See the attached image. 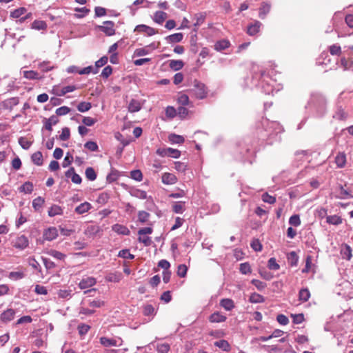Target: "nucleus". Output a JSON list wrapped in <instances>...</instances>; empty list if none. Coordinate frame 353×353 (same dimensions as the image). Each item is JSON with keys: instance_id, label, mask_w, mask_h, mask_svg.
Listing matches in <instances>:
<instances>
[{"instance_id": "8fccbe9b", "label": "nucleus", "mask_w": 353, "mask_h": 353, "mask_svg": "<svg viewBox=\"0 0 353 353\" xmlns=\"http://www.w3.org/2000/svg\"><path fill=\"white\" fill-rule=\"evenodd\" d=\"M327 222L332 225H339L342 223V219L337 215L328 216L327 217Z\"/></svg>"}, {"instance_id": "a211bd4d", "label": "nucleus", "mask_w": 353, "mask_h": 353, "mask_svg": "<svg viewBox=\"0 0 353 353\" xmlns=\"http://www.w3.org/2000/svg\"><path fill=\"white\" fill-rule=\"evenodd\" d=\"M172 211L176 214H183L185 210V201H176L172 204Z\"/></svg>"}, {"instance_id": "39448f33", "label": "nucleus", "mask_w": 353, "mask_h": 353, "mask_svg": "<svg viewBox=\"0 0 353 353\" xmlns=\"http://www.w3.org/2000/svg\"><path fill=\"white\" fill-rule=\"evenodd\" d=\"M99 29L107 36L115 34L114 23L112 21H105L103 26H99Z\"/></svg>"}, {"instance_id": "f3484780", "label": "nucleus", "mask_w": 353, "mask_h": 353, "mask_svg": "<svg viewBox=\"0 0 353 353\" xmlns=\"http://www.w3.org/2000/svg\"><path fill=\"white\" fill-rule=\"evenodd\" d=\"M142 108V105L140 101L137 99H131L128 104V111L130 112H139Z\"/></svg>"}, {"instance_id": "aec40b11", "label": "nucleus", "mask_w": 353, "mask_h": 353, "mask_svg": "<svg viewBox=\"0 0 353 353\" xmlns=\"http://www.w3.org/2000/svg\"><path fill=\"white\" fill-rule=\"evenodd\" d=\"M271 6L270 3L263 2L259 8V17L261 19H264L270 10Z\"/></svg>"}, {"instance_id": "ddd939ff", "label": "nucleus", "mask_w": 353, "mask_h": 353, "mask_svg": "<svg viewBox=\"0 0 353 353\" xmlns=\"http://www.w3.org/2000/svg\"><path fill=\"white\" fill-rule=\"evenodd\" d=\"M112 230L118 234L129 235L130 233V230L125 225L116 223L112 226Z\"/></svg>"}, {"instance_id": "6ab92c4d", "label": "nucleus", "mask_w": 353, "mask_h": 353, "mask_svg": "<svg viewBox=\"0 0 353 353\" xmlns=\"http://www.w3.org/2000/svg\"><path fill=\"white\" fill-rule=\"evenodd\" d=\"M122 278V274L119 272L108 273L105 276V280L108 282L118 283Z\"/></svg>"}, {"instance_id": "72a5a7b5", "label": "nucleus", "mask_w": 353, "mask_h": 353, "mask_svg": "<svg viewBox=\"0 0 353 353\" xmlns=\"http://www.w3.org/2000/svg\"><path fill=\"white\" fill-rule=\"evenodd\" d=\"M31 159L32 162L37 165H41L43 164V154L41 152L38 151L32 154Z\"/></svg>"}, {"instance_id": "bb28decb", "label": "nucleus", "mask_w": 353, "mask_h": 353, "mask_svg": "<svg viewBox=\"0 0 353 353\" xmlns=\"http://www.w3.org/2000/svg\"><path fill=\"white\" fill-rule=\"evenodd\" d=\"M48 214L50 217H53L56 215H61L63 214V209L58 205H52L50 208Z\"/></svg>"}, {"instance_id": "bf43d9fd", "label": "nucleus", "mask_w": 353, "mask_h": 353, "mask_svg": "<svg viewBox=\"0 0 353 353\" xmlns=\"http://www.w3.org/2000/svg\"><path fill=\"white\" fill-rule=\"evenodd\" d=\"M46 28V23L43 21L35 20L32 23V28L35 30H44Z\"/></svg>"}, {"instance_id": "e433bc0d", "label": "nucleus", "mask_w": 353, "mask_h": 353, "mask_svg": "<svg viewBox=\"0 0 353 353\" xmlns=\"http://www.w3.org/2000/svg\"><path fill=\"white\" fill-rule=\"evenodd\" d=\"M169 141L172 143H183L185 141V139L183 137L175 134H171L169 136Z\"/></svg>"}, {"instance_id": "9b49d317", "label": "nucleus", "mask_w": 353, "mask_h": 353, "mask_svg": "<svg viewBox=\"0 0 353 353\" xmlns=\"http://www.w3.org/2000/svg\"><path fill=\"white\" fill-rule=\"evenodd\" d=\"M261 26L262 23L259 21L256 20L253 23L248 25L247 33L250 36H254L260 31Z\"/></svg>"}, {"instance_id": "1a4fd4ad", "label": "nucleus", "mask_w": 353, "mask_h": 353, "mask_svg": "<svg viewBox=\"0 0 353 353\" xmlns=\"http://www.w3.org/2000/svg\"><path fill=\"white\" fill-rule=\"evenodd\" d=\"M97 283L96 279L92 276H88L86 278H83L79 283V287L81 289H86L88 288H91L94 285Z\"/></svg>"}, {"instance_id": "6e6d98bb", "label": "nucleus", "mask_w": 353, "mask_h": 353, "mask_svg": "<svg viewBox=\"0 0 353 353\" xmlns=\"http://www.w3.org/2000/svg\"><path fill=\"white\" fill-rule=\"evenodd\" d=\"M189 113V110L184 106H179L176 110V115L181 119H185Z\"/></svg>"}, {"instance_id": "c756f323", "label": "nucleus", "mask_w": 353, "mask_h": 353, "mask_svg": "<svg viewBox=\"0 0 353 353\" xmlns=\"http://www.w3.org/2000/svg\"><path fill=\"white\" fill-rule=\"evenodd\" d=\"M167 18V13L163 11H157L154 15V21L158 24H162Z\"/></svg>"}, {"instance_id": "dca6fc26", "label": "nucleus", "mask_w": 353, "mask_h": 353, "mask_svg": "<svg viewBox=\"0 0 353 353\" xmlns=\"http://www.w3.org/2000/svg\"><path fill=\"white\" fill-rule=\"evenodd\" d=\"M206 17L205 12H199L194 14V19L195 20V23H194V31L197 30L199 26L203 24L205 21Z\"/></svg>"}, {"instance_id": "423d86ee", "label": "nucleus", "mask_w": 353, "mask_h": 353, "mask_svg": "<svg viewBox=\"0 0 353 353\" xmlns=\"http://www.w3.org/2000/svg\"><path fill=\"white\" fill-rule=\"evenodd\" d=\"M58 230L55 227H50L45 230L43 233V238L44 240L51 241L58 236Z\"/></svg>"}, {"instance_id": "79ce46f5", "label": "nucleus", "mask_w": 353, "mask_h": 353, "mask_svg": "<svg viewBox=\"0 0 353 353\" xmlns=\"http://www.w3.org/2000/svg\"><path fill=\"white\" fill-rule=\"evenodd\" d=\"M118 256L123 258V259H130V260L134 259V255L131 254L130 252V250L128 249H123V250H120L119 252Z\"/></svg>"}, {"instance_id": "a878e982", "label": "nucleus", "mask_w": 353, "mask_h": 353, "mask_svg": "<svg viewBox=\"0 0 353 353\" xmlns=\"http://www.w3.org/2000/svg\"><path fill=\"white\" fill-rule=\"evenodd\" d=\"M77 89V87L75 85H67L65 87H63L62 88L59 90H57L55 91V94L57 96L61 97L64 96L65 94L68 92H72L74 91Z\"/></svg>"}, {"instance_id": "0e129e2a", "label": "nucleus", "mask_w": 353, "mask_h": 353, "mask_svg": "<svg viewBox=\"0 0 353 353\" xmlns=\"http://www.w3.org/2000/svg\"><path fill=\"white\" fill-rule=\"evenodd\" d=\"M251 283L254 285L260 291L263 290L267 286V284L261 281L258 279H252L251 281Z\"/></svg>"}, {"instance_id": "a19ab883", "label": "nucleus", "mask_w": 353, "mask_h": 353, "mask_svg": "<svg viewBox=\"0 0 353 353\" xmlns=\"http://www.w3.org/2000/svg\"><path fill=\"white\" fill-rule=\"evenodd\" d=\"M298 256L295 252H291L288 254V260L291 266H296L298 263Z\"/></svg>"}, {"instance_id": "338daca9", "label": "nucleus", "mask_w": 353, "mask_h": 353, "mask_svg": "<svg viewBox=\"0 0 353 353\" xmlns=\"http://www.w3.org/2000/svg\"><path fill=\"white\" fill-rule=\"evenodd\" d=\"M268 267L270 270H278L280 268V265L276 263L274 258H270L268 262Z\"/></svg>"}, {"instance_id": "f8f14e48", "label": "nucleus", "mask_w": 353, "mask_h": 353, "mask_svg": "<svg viewBox=\"0 0 353 353\" xmlns=\"http://www.w3.org/2000/svg\"><path fill=\"white\" fill-rule=\"evenodd\" d=\"M161 179L162 182L166 185H172L177 181L176 176L174 174L169 172L164 173L162 175Z\"/></svg>"}, {"instance_id": "2f4dec72", "label": "nucleus", "mask_w": 353, "mask_h": 353, "mask_svg": "<svg viewBox=\"0 0 353 353\" xmlns=\"http://www.w3.org/2000/svg\"><path fill=\"white\" fill-rule=\"evenodd\" d=\"M183 65L184 63L181 60H170L169 62L170 68L174 71L181 70Z\"/></svg>"}, {"instance_id": "c9c22d12", "label": "nucleus", "mask_w": 353, "mask_h": 353, "mask_svg": "<svg viewBox=\"0 0 353 353\" xmlns=\"http://www.w3.org/2000/svg\"><path fill=\"white\" fill-rule=\"evenodd\" d=\"M19 190L21 192L30 194L33 191V184L29 181L25 182Z\"/></svg>"}, {"instance_id": "c03bdc74", "label": "nucleus", "mask_w": 353, "mask_h": 353, "mask_svg": "<svg viewBox=\"0 0 353 353\" xmlns=\"http://www.w3.org/2000/svg\"><path fill=\"white\" fill-rule=\"evenodd\" d=\"M165 116L169 119H172L176 116V110L173 106H168L165 108Z\"/></svg>"}, {"instance_id": "393cba45", "label": "nucleus", "mask_w": 353, "mask_h": 353, "mask_svg": "<svg viewBox=\"0 0 353 353\" xmlns=\"http://www.w3.org/2000/svg\"><path fill=\"white\" fill-rule=\"evenodd\" d=\"M214 345L225 352H230L231 349L230 343L224 339L215 341Z\"/></svg>"}, {"instance_id": "680f3d73", "label": "nucleus", "mask_w": 353, "mask_h": 353, "mask_svg": "<svg viewBox=\"0 0 353 353\" xmlns=\"http://www.w3.org/2000/svg\"><path fill=\"white\" fill-rule=\"evenodd\" d=\"M24 276H25V274L22 272H10L8 275V277L10 279L15 280V281L20 280V279H23Z\"/></svg>"}, {"instance_id": "20e7f679", "label": "nucleus", "mask_w": 353, "mask_h": 353, "mask_svg": "<svg viewBox=\"0 0 353 353\" xmlns=\"http://www.w3.org/2000/svg\"><path fill=\"white\" fill-rule=\"evenodd\" d=\"M100 343L104 347H119L122 345V339L119 338L118 339H110L105 336H101L99 339Z\"/></svg>"}, {"instance_id": "774afa93", "label": "nucleus", "mask_w": 353, "mask_h": 353, "mask_svg": "<svg viewBox=\"0 0 353 353\" xmlns=\"http://www.w3.org/2000/svg\"><path fill=\"white\" fill-rule=\"evenodd\" d=\"M84 147L92 152L97 151L99 148L97 143L92 141H87L84 144Z\"/></svg>"}, {"instance_id": "864d4df0", "label": "nucleus", "mask_w": 353, "mask_h": 353, "mask_svg": "<svg viewBox=\"0 0 353 353\" xmlns=\"http://www.w3.org/2000/svg\"><path fill=\"white\" fill-rule=\"evenodd\" d=\"M150 214L145 211H139L138 213V220L142 223H144L148 221Z\"/></svg>"}, {"instance_id": "f257e3e1", "label": "nucleus", "mask_w": 353, "mask_h": 353, "mask_svg": "<svg viewBox=\"0 0 353 353\" xmlns=\"http://www.w3.org/2000/svg\"><path fill=\"white\" fill-rule=\"evenodd\" d=\"M262 127L263 130H260L261 133V139L270 142L274 136L283 131V127L279 122L270 121L267 119L262 121Z\"/></svg>"}, {"instance_id": "cd10ccee", "label": "nucleus", "mask_w": 353, "mask_h": 353, "mask_svg": "<svg viewBox=\"0 0 353 353\" xmlns=\"http://www.w3.org/2000/svg\"><path fill=\"white\" fill-rule=\"evenodd\" d=\"M183 34L181 32H179V33L172 34L171 35L166 37L165 39L167 40V41L168 43H179V42L181 41V40L183 39Z\"/></svg>"}, {"instance_id": "5701e85b", "label": "nucleus", "mask_w": 353, "mask_h": 353, "mask_svg": "<svg viewBox=\"0 0 353 353\" xmlns=\"http://www.w3.org/2000/svg\"><path fill=\"white\" fill-rule=\"evenodd\" d=\"M348 114L342 108H339L333 115V118L339 121L347 119Z\"/></svg>"}, {"instance_id": "a18cd8bd", "label": "nucleus", "mask_w": 353, "mask_h": 353, "mask_svg": "<svg viewBox=\"0 0 353 353\" xmlns=\"http://www.w3.org/2000/svg\"><path fill=\"white\" fill-rule=\"evenodd\" d=\"M19 144L24 150H28L32 145V142L28 141L26 138L21 137L18 140Z\"/></svg>"}, {"instance_id": "f704fd0d", "label": "nucleus", "mask_w": 353, "mask_h": 353, "mask_svg": "<svg viewBox=\"0 0 353 353\" xmlns=\"http://www.w3.org/2000/svg\"><path fill=\"white\" fill-rule=\"evenodd\" d=\"M45 203V199L41 196H38L32 201V207L36 211L40 210Z\"/></svg>"}, {"instance_id": "2eb2a0df", "label": "nucleus", "mask_w": 353, "mask_h": 353, "mask_svg": "<svg viewBox=\"0 0 353 353\" xmlns=\"http://www.w3.org/2000/svg\"><path fill=\"white\" fill-rule=\"evenodd\" d=\"M227 319L226 316L219 312H215L209 316V321L211 323H223Z\"/></svg>"}, {"instance_id": "6e6552de", "label": "nucleus", "mask_w": 353, "mask_h": 353, "mask_svg": "<svg viewBox=\"0 0 353 353\" xmlns=\"http://www.w3.org/2000/svg\"><path fill=\"white\" fill-rule=\"evenodd\" d=\"M67 178H71V181L75 184H80L82 181V179L79 174L75 172L73 167L70 168L65 174Z\"/></svg>"}, {"instance_id": "de8ad7c7", "label": "nucleus", "mask_w": 353, "mask_h": 353, "mask_svg": "<svg viewBox=\"0 0 353 353\" xmlns=\"http://www.w3.org/2000/svg\"><path fill=\"white\" fill-rule=\"evenodd\" d=\"M119 172L116 170H112L111 172L107 175L106 180L108 183H112L117 180L119 178Z\"/></svg>"}, {"instance_id": "7ed1b4c3", "label": "nucleus", "mask_w": 353, "mask_h": 353, "mask_svg": "<svg viewBox=\"0 0 353 353\" xmlns=\"http://www.w3.org/2000/svg\"><path fill=\"white\" fill-rule=\"evenodd\" d=\"M26 9L23 7L17 8L10 13V17L14 19H19L17 21H19L20 23H23L26 19H30L32 17V13L29 12L26 14L24 17H21L23 14H24L26 12Z\"/></svg>"}, {"instance_id": "4468645a", "label": "nucleus", "mask_w": 353, "mask_h": 353, "mask_svg": "<svg viewBox=\"0 0 353 353\" xmlns=\"http://www.w3.org/2000/svg\"><path fill=\"white\" fill-rule=\"evenodd\" d=\"M28 244L29 241L28 238L25 235H21L17 239L14 247L23 250L28 246Z\"/></svg>"}, {"instance_id": "c85d7f7f", "label": "nucleus", "mask_w": 353, "mask_h": 353, "mask_svg": "<svg viewBox=\"0 0 353 353\" xmlns=\"http://www.w3.org/2000/svg\"><path fill=\"white\" fill-rule=\"evenodd\" d=\"M23 77L27 79H40L41 77L39 76V73L34 70H26L23 72Z\"/></svg>"}, {"instance_id": "09e8293b", "label": "nucleus", "mask_w": 353, "mask_h": 353, "mask_svg": "<svg viewBox=\"0 0 353 353\" xmlns=\"http://www.w3.org/2000/svg\"><path fill=\"white\" fill-rule=\"evenodd\" d=\"M351 196L350 193L347 190L344 189L342 185H340L337 197L341 199H344Z\"/></svg>"}, {"instance_id": "e2e57ef3", "label": "nucleus", "mask_w": 353, "mask_h": 353, "mask_svg": "<svg viewBox=\"0 0 353 353\" xmlns=\"http://www.w3.org/2000/svg\"><path fill=\"white\" fill-rule=\"evenodd\" d=\"M188 268L184 264H181L177 268V275L181 278H184L186 276Z\"/></svg>"}, {"instance_id": "0eeeda50", "label": "nucleus", "mask_w": 353, "mask_h": 353, "mask_svg": "<svg viewBox=\"0 0 353 353\" xmlns=\"http://www.w3.org/2000/svg\"><path fill=\"white\" fill-rule=\"evenodd\" d=\"M16 311L14 309L9 308L3 312L0 315V320L4 323H7L14 319Z\"/></svg>"}, {"instance_id": "4d7b16f0", "label": "nucleus", "mask_w": 353, "mask_h": 353, "mask_svg": "<svg viewBox=\"0 0 353 353\" xmlns=\"http://www.w3.org/2000/svg\"><path fill=\"white\" fill-rule=\"evenodd\" d=\"M329 51L332 55L339 56L341 54V48L337 44L332 45L329 47Z\"/></svg>"}, {"instance_id": "ea45409f", "label": "nucleus", "mask_w": 353, "mask_h": 353, "mask_svg": "<svg viewBox=\"0 0 353 353\" xmlns=\"http://www.w3.org/2000/svg\"><path fill=\"white\" fill-rule=\"evenodd\" d=\"M92 108L91 103L83 101L78 104L77 110L81 112H85Z\"/></svg>"}, {"instance_id": "b1692460", "label": "nucleus", "mask_w": 353, "mask_h": 353, "mask_svg": "<svg viewBox=\"0 0 353 353\" xmlns=\"http://www.w3.org/2000/svg\"><path fill=\"white\" fill-rule=\"evenodd\" d=\"M220 305L227 311H231L234 307V301L230 299H223L220 301Z\"/></svg>"}, {"instance_id": "7c9ffc66", "label": "nucleus", "mask_w": 353, "mask_h": 353, "mask_svg": "<svg viewBox=\"0 0 353 353\" xmlns=\"http://www.w3.org/2000/svg\"><path fill=\"white\" fill-rule=\"evenodd\" d=\"M230 43V41L225 39L218 41L214 45V49L217 51L223 50L229 48Z\"/></svg>"}, {"instance_id": "f03ea898", "label": "nucleus", "mask_w": 353, "mask_h": 353, "mask_svg": "<svg viewBox=\"0 0 353 353\" xmlns=\"http://www.w3.org/2000/svg\"><path fill=\"white\" fill-rule=\"evenodd\" d=\"M188 92L191 97H194L198 99H203L208 94L205 85L197 80L194 81L192 88L188 90Z\"/></svg>"}, {"instance_id": "58836bf2", "label": "nucleus", "mask_w": 353, "mask_h": 353, "mask_svg": "<svg viewBox=\"0 0 353 353\" xmlns=\"http://www.w3.org/2000/svg\"><path fill=\"white\" fill-rule=\"evenodd\" d=\"M85 174L86 178L90 181H94L97 179V174L92 167L85 169Z\"/></svg>"}, {"instance_id": "13d9d810", "label": "nucleus", "mask_w": 353, "mask_h": 353, "mask_svg": "<svg viewBox=\"0 0 353 353\" xmlns=\"http://www.w3.org/2000/svg\"><path fill=\"white\" fill-rule=\"evenodd\" d=\"M130 176L132 179L137 181H141L143 179L142 172L139 170H134L131 171Z\"/></svg>"}, {"instance_id": "37998d69", "label": "nucleus", "mask_w": 353, "mask_h": 353, "mask_svg": "<svg viewBox=\"0 0 353 353\" xmlns=\"http://www.w3.org/2000/svg\"><path fill=\"white\" fill-rule=\"evenodd\" d=\"M108 57L103 56L101 59H99L98 61L95 62V66L96 69L93 71L94 74H97L98 72V68L103 67L108 62Z\"/></svg>"}, {"instance_id": "5fc2aeb1", "label": "nucleus", "mask_w": 353, "mask_h": 353, "mask_svg": "<svg viewBox=\"0 0 353 353\" xmlns=\"http://www.w3.org/2000/svg\"><path fill=\"white\" fill-rule=\"evenodd\" d=\"M70 129L67 127L62 128L61 133L59 137V139L61 141H67L70 139Z\"/></svg>"}, {"instance_id": "3c124183", "label": "nucleus", "mask_w": 353, "mask_h": 353, "mask_svg": "<svg viewBox=\"0 0 353 353\" xmlns=\"http://www.w3.org/2000/svg\"><path fill=\"white\" fill-rule=\"evenodd\" d=\"M132 196L141 199H145L147 198V192L141 190H134L131 192Z\"/></svg>"}, {"instance_id": "69168bd1", "label": "nucleus", "mask_w": 353, "mask_h": 353, "mask_svg": "<svg viewBox=\"0 0 353 353\" xmlns=\"http://www.w3.org/2000/svg\"><path fill=\"white\" fill-rule=\"evenodd\" d=\"M259 274L263 279L267 281H270L273 278V274L265 268L261 269L259 270Z\"/></svg>"}, {"instance_id": "473e14b6", "label": "nucleus", "mask_w": 353, "mask_h": 353, "mask_svg": "<svg viewBox=\"0 0 353 353\" xmlns=\"http://www.w3.org/2000/svg\"><path fill=\"white\" fill-rule=\"evenodd\" d=\"M249 301L252 303H262L265 301V298L262 295L254 292L250 296Z\"/></svg>"}, {"instance_id": "4c0bfd02", "label": "nucleus", "mask_w": 353, "mask_h": 353, "mask_svg": "<svg viewBox=\"0 0 353 353\" xmlns=\"http://www.w3.org/2000/svg\"><path fill=\"white\" fill-rule=\"evenodd\" d=\"M156 350L158 353H168L170 350V346L168 343H158L156 346Z\"/></svg>"}, {"instance_id": "9d476101", "label": "nucleus", "mask_w": 353, "mask_h": 353, "mask_svg": "<svg viewBox=\"0 0 353 353\" xmlns=\"http://www.w3.org/2000/svg\"><path fill=\"white\" fill-rule=\"evenodd\" d=\"M135 32H144L148 36H152L156 34L154 28L144 24L137 25L134 28Z\"/></svg>"}, {"instance_id": "4be33fe9", "label": "nucleus", "mask_w": 353, "mask_h": 353, "mask_svg": "<svg viewBox=\"0 0 353 353\" xmlns=\"http://www.w3.org/2000/svg\"><path fill=\"white\" fill-rule=\"evenodd\" d=\"M91 208L92 205L90 203L84 202L76 207L75 212L79 214H82L88 212Z\"/></svg>"}, {"instance_id": "49530a36", "label": "nucleus", "mask_w": 353, "mask_h": 353, "mask_svg": "<svg viewBox=\"0 0 353 353\" xmlns=\"http://www.w3.org/2000/svg\"><path fill=\"white\" fill-rule=\"evenodd\" d=\"M48 253L49 255L59 260H64L66 257L65 254L55 250H50Z\"/></svg>"}, {"instance_id": "412c9836", "label": "nucleus", "mask_w": 353, "mask_h": 353, "mask_svg": "<svg viewBox=\"0 0 353 353\" xmlns=\"http://www.w3.org/2000/svg\"><path fill=\"white\" fill-rule=\"evenodd\" d=\"M335 163L338 168H342L346 164V155L343 152H339L335 157Z\"/></svg>"}, {"instance_id": "603ef678", "label": "nucleus", "mask_w": 353, "mask_h": 353, "mask_svg": "<svg viewBox=\"0 0 353 353\" xmlns=\"http://www.w3.org/2000/svg\"><path fill=\"white\" fill-rule=\"evenodd\" d=\"M38 68L42 72H46L52 70L54 67L50 65L49 61H43L38 65Z\"/></svg>"}, {"instance_id": "052dcab7", "label": "nucleus", "mask_w": 353, "mask_h": 353, "mask_svg": "<svg viewBox=\"0 0 353 353\" xmlns=\"http://www.w3.org/2000/svg\"><path fill=\"white\" fill-rule=\"evenodd\" d=\"M239 270L243 274L251 273V267L249 263L245 262L240 264Z\"/></svg>"}]
</instances>
